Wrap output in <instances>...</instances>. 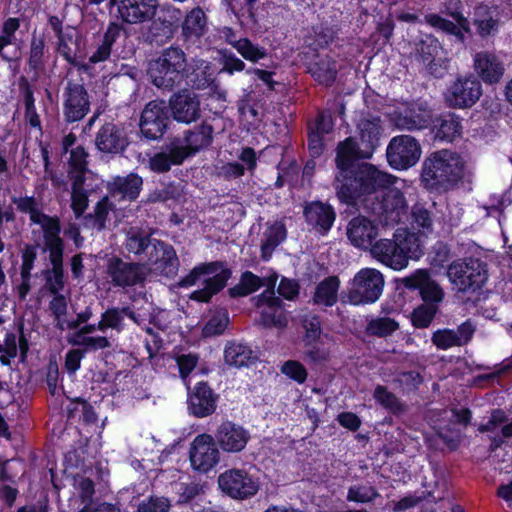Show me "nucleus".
<instances>
[{"mask_svg": "<svg viewBox=\"0 0 512 512\" xmlns=\"http://www.w3.org/2000/svg\"><path fill=\"white\" fill-rule=\"evenodd\" d=\"M473 66L476 77L488 85L500 82L505 72L504 64L499 57L488 51L476 53Z\"/></svg>", "mask_w": 512, "mask_h": 512, "instance_id": "29", "label": "nucleus"}, {"mask_svg": "<svg viewBox=\"0 0 512 512\" xmlns=\"http://www.w3.org/2000/svg\"><path fill=\"white\" fill-rule=\"evenodd\" d=\"M422 150L416 138L411 135H397L391 138L386 148L388 165L398 171L408 170L420 159Z\"/></svg>", "mask_w": 512, "mask_h": 512, "instance_id": "8", "label": "nucleus"}, {"mask_svg": "<svg viewBox=\"0 0 512 512\" xmlns=\"http://www.w3.org/2000/svg\"><path fill=\"white\" fill-rule=\"evenodd\" d=\"M482 85L475 75L458 77L447 88L444 98L448 107L465 109L470 108L480 99Z\"/></svg>", "mask_w": 512, "mask_h": 512, "instance_id": "13", "label": "nucleus"}, {"mask_svg": "<svg viewBox=\"0 0 512 512\" xmlns=\"http://www.w3.org/2000/svg\"><path fill=\"white\" fill-rule=\"evenodd\" d=\"M146 265L166 278H174L178 273L180 262L174 247L157 239L143 263V269Z\"/></svg>", "mask_w": 512, "mask_h": 512, "instance_id": "17", "label": "nucleus"}, {"mask_svg": "<svg viewBox=\"0 0 512 512\" xmlns=\"http://www.w3.org/2000/svg\"><path fill=\"white\" fill-rule=\"evenodd\" d=\"M334 125L332 113L329 110H321L314 123L308 125L307 130L325 136L333 131Z\"/></svg>", "mask_w": 512, "mask_h": 512, "instance_id": "57", "label": "nucleus"}, {"mask_svg": "<svg viewBox=\"0 0 512 512\" xmlns=\"http://www.w3.org/2000/svg\"><path fill=\"white\" fill-rule=\"evenodd\" d=\"M373 398L377 404L395 416H399L406 411V404L384 385L378 384L375 387Z\"/></svg>", "mask_w": 512, "mask_h": 512, "instance_id": "44", "label": "nucleus"}, {"mask_svg": "<svg viewBox=\"0 0 512 512\" xmlns=\"http://www.w3.org/2000/svg\"><path fill=\"white\" fill-rule=\"evenodd\" d=\"M383 287L384 278L380 271L363 268L355 274L350 287L343 294L352 305L372 304L380 298Z\"/></svg>", "mask_w": 512, "mask_h": 512, "instance_id": "7", "label": "nucleus"}, {"mask_svg": "<svg viewBox=\"0 0 512 512\" xmlns=\"http://www.w3.org/2000/svg\"><path fill=\"white\" fill-rule=\"evenodd\" d=\"M287 229L284 223L275 222L263 233L260 245V258L267 262L272 258L274 250L286 240Z\"/></svg>", "mask_w": 512, "mask_h": 512, "instance_id": "40", "label": "nucleus"}, {"mask_svg": "<svg viewBox=\"0 0 512 512\" xmlns=\"http://www.w3.org/2000/svg\"><path fill=\"white\" fill-rule=\"evenodd\" d=\"M162 149L174 166L182 165L186 159L194 156L181 137L171 138Z\"/></svg>", "mask_w": 512, "mask_h": 512, "instance_id": "47", "label": "nucleus"}, {"mask_svg": "<svg viewBox=\"0 0 512 512\" xmlns=\"http://www.w3.org/2000/svg\"><path fill=\"white\" fill-rule=\"evenodd\" d=\"M52 299L49 301L48 308L56 321V328L63 330L64 317L68 311V300L63 293L51 294Z\"/></svg>", "mask_w": 512, "mask_h": 512, "instance_id": "53", "label": "nucleus"}, {"mask_svg": "<svg viewBox=\"0 0 512 512\" xmlns=\"http://www.w3.org/2000/svg\"><path fill=\"white\" fill-rule=\"evenodd\" d=\"M396 177L379 170L375 165L361 162L353 169L335 172L333 187L341 204L358 208L379 189L394 185Z\"/></svg>", "mask_w": 512, "mask_h": 512, "instance_id": "1", "label": "nucleus"}, {"mask_svg": "<svg viewBox=\"0 0 512 512\" xmlns=\"http://www.w3.org/2000/svg\"><path fill=\"white\" fill-rule=\"evenodd\" d=\"M129 143L125 128L114 122H105L99 128L95 137L96 148L104 154H122Z\"/></svg>", "mask_w": 512, "mask_h": 512, "instance_id": "22", "label": "nucleus"}, {"mask_svg": "<svg viewBox=\"0 0 512 512\" xmlns=\"http://www.w3.org/2000/svg\"><path fill=\"white\" fill-rule=\"evenodd\" d=\"M215 438L223 451L237 453L246 447L250 434L242 426L232 421H224L217 428Z\"/></svg>", "mask_w": 512, "mask_h": 512, "instance_id": "27", "label": "nucleus"}, {"mask_svg": "<svg viewBox=\"0 0 512 512\" xmlns=\"http://www.w3.org/2000/svg\"><path fill=\"white\" fill-rule=\"evenodd\" d=\"M18 335L13 331H7L3 344L0 342V363L2 366H11L12 360L18 356Z\"/></svg>", "mask_w": 512, "mask_h": 512, "instance_id": "52", "label": "nucleus"}, {"mask_svg": "<svg viewBox=\"0 0 512 512\" xmlns=\"http://www.w3.org/2000/svg\"><path fill=\"white\" fill-rule=\"evenodd\" d=\"M170 123L169 109L162 100L148 102L141 112L139 128L143 138L149 141L161 139Z\"/></svg>", "mask_w": 512, "mask_h": 512, "instance_id": "11", "label": "nucleus"}, {"mask_svg": "<svg viewBox=\"0 0 512 512\" xmlns=\"http://www.w3.org/2000/svg\"><path fill=\"white\" fill-rule=\"evenodd\" d=\"M232 274L233 271L226 261L201 262L196 264L187 275L181 277L176 286L184 289L190 288L204 278L203 288L194 290L189 295V299L197 303L208 304L214 296L224 290Z\"/></svg>", "mask_w": 512, "mask_h": 512, "instance_id": "3", "label": "nucleus"}, {"mask_svg": "<svg viewBox=\"0 0 512 512\" xmlns=\"http://www.w3.org/2000/svg\"><path fill=\"white\" fill-rule=\"evenodd\" d=\"M225 363L234 368L250 367L258 360L256 353L248 343L229 340L223 353Z\"/></svg>", "mask_w": 512, "mask_h": 512, "instance_id": "35", "label": "nucleus"}, {"mask_svg": "<svg viewBox=\"0 0 512 512\" xmlns=\"http://www.w3.org/2000/svg\"><path fill=\"white\" fill-rule=\"evenodd\" d=\"M335 38V32L328 26H320L314 29V34L307 39L308 47L317 52L326 49Z\"/></svg>", "mask_w": 512, "mask_h": 512, "instance_id": "51", "label": "nucleus"}, {"mask_svg": "<svg viewBox=\"0 0 512 512\" xmlns=\"http://www.w3.org/2000/svg\"><path fill=\"white\" fill-rule=\"evenodd\" d=\"M11 202L19 213L29 215L32 224L41 226L44 243L61 237L60 218L56 215L45 214L34 196H12Z\"/></svg>", "mask_w": 512, "mask_h": 512, "instance_id": "9", "label": "nucleus"}, {"mask_svg": "<svg viewBox=\"0 0 512 512\" xmlns=\"http://www.w3.org/2000/svg\"><path fill=\"white\" fill-rule=\"evenodd\" d=\"M364 156L365 151L359 145V142L356 140V138L351 136L345 138L336 146V156L334 159L336 166L335 172L353 169L361 164L359 160L370 159V157Z\"/></svg>", "mask_w": 512, "mask_h": 512, "instance_id": "30", "label": "nucleus"}, {"mask_svg": "<svg viewBox=\"0 0 512 512\" xmlns=\"http://www.w3.org/2000/svg\"><path fill=\"white\" fill-rule=\"evenodd\" d=\"M48 51L45 44V36L32 35L30 39L27 65L29 71L33 73V80L37 81L40 75L46 69Z\"/></svg>", "mask_w": 512, "mask_h": 512, "instance_id": "39", "label": "nucleus"}, {"mask_svg": "<svg viewBox=\"0 0 512 512\" xmlns=\"http://www.w3.org/2000/svg\"><path fill=\"white\" fill-rule=\"evenodd\" d=\"M418 238L406 229H397L392 239H379L370 248L373 258L387 267L399 271L407 267L409 259L419 248Z\"/></svg>", "mask_w": 512, "mask_h": 512, "instance_id": "5", "label": "nucleus"}, {"mask_svg": "<svg viewBox=\"0 0 512 512\" xmlns=\"http://www.w3.org/2000/svg\"><path fill=\"white\" fill-rule=\"evenodd\" d=\"M447 275L460 292L475 293L488 279L487 264L476 258L454 261L448 266Z\"/></svg>", "mask_w": 512, "mask_h": 512, "instance_id": "6", "label": "nucleus"}, {"mask_svg": "<svg viewBox=\"0 0 512 512\" xmlns=\"http://www.w3.org/2000/svg\"><path fill=\"white\" fill-rule=\"evenodd\" d=\"M432 343L441 350H448L455 346H461L458 336L454 329H438L432 334Z\"/></svg>", "mask_w": 512, "mask_h": 512, "instance_id": "55", "label": "nucleus"}, {"mask_svg": "<svg viewBox=\"0 0 512 512\" xmlns=\"http://www.w3.org/2000/svg\"><path fill=\"white\" fill-rule=\"evenodd\" d=\"M302 214L309 229L320 236L329 234L337 217L335 208L321 200L306 201Z\"/></svg>", "mask_w": 512, "mask_h": 512, "instance_id": "18", "label": "nucleus"}, {"mask_svg": "<svg viewBox=\"0 0 512 512\" xmlns=\"http://www.w3.org/2000/svg\"><path fill=\"white\" fill-rule=\"evenodd\" d=\"M346 234L354 247L370 249L378 236V227L369 218L358 215L349 221Z\"/></svg>", "mask_w": 512, "mask_h": 512, "instance_id": "26", "label": "nucleus"}, {"mask_svg": "<svg viewBox=\"0 0 512 512\" xmlns=\"http://www.w3.org/2000/svg\"><path fill=\"white\" fill-rule=\"evenodd\" d=\"M90 96L83 84L68 81L63 92V118L68 124L79 122L90 112Z\"/></svg>", "mask_w": 512, "mask_h": 512, "instance_id": "15", "label": "nucleus"}, {"mask_svg": "<svg viewBox=\"0 0 512 512\" xmlns=\"http://www.w3.org/2000/svg\"><path fill=\"white\" fill-rule=\"evenodd\" d=\"M218 397L208 382H197L193 390L188 393L189 413L197 418L212 415L216 411Z\"/></svg>", "mask_w": 512, "mask_h": 512, "instance_id": "24", "label": "nucleus"}, {"mask_svg": "<svg viewBox=\"0 0 512 512\" xmlns=\"http://www.w3.org/2000/svg\"><path fill=\"white\" fill-rule=\"evenodd\" d=\"M167 106L173 119L178 123L190 124L196 122L201 116L198 95L186 89L174 93Z\"/></svg>", "mask_w": 512, "mask_h": 512, "instance_id": "21", "label": "nucleus"}, {"mask_svg": "<svg viewBox=\"0 0 512 512\" xmlns=\"http://www.w3.org/2000/svg\"><path fill=\"white\" fill-rule=\"evenodd\" d=\"M231 46L246 60L257 63L268 57V51L264 46L254 43L248 37H240L238 41L231 42Z\"/></svg>", "mask_w": 512, "mask_h": 512, "instance_id": "45", "label": "nucleus"}, {"mask_svg": "<svg viewBox=\"0 0 512 512\" xmlns=\"http://www.w3.org/2000/svg\"><path fill=\"white\" fill-rule=\"evenodd\" d=\"M189 458L192 468L199 473H208L220 460V453L213 437L209 434L196 436L191 444Z\"/></svg>", "mask_w": 512, "mask_h": 512, "instance_id": "19", "label": "nucleus"}, {"mask_svg": "<svg viewBox=\"0 0 512 512\" xmlns=\"http://www.w3.org/2000/svg\"><path fill=\"white\" fill-rule=\"evenodd\" d=\"M116 17L124 24H143L152 20L160 6L159 0H119Z\"/></svg>", "mask_w": 512, "mask_h": 512, "instance_id": "20", "label": "nucleus"}, {"mask_svg": "<svg viewBox=\"0 0 512 512\" xmlns=\"http://www.w3.org/2000/svg\"><path fill=\"white\" fill-rule=\"evenodd\" d=\"M389 185L388 187L379 189V196H376L377 210L386 218L395 220L399 218L407 208L406 198L403 192L395 187Z\"/></svg>", "mask_w": 512, "mask_h": 512, "instance_id": "31", "label": "nucleus"}, {"mask_svg": "<svg viewBox=\"0 0 512 512\" xmlns=\"http://www.w3.org/2000/svg\"><path fill=\"white\" fill-rule=\"evenodd\" d=\"M98 330L104 331L108 328L121 331L123 329V316L118 308H108L101 315L97 324Z\"/></svg>", "mask_w": 512, "mask_h": 512, "instance_id": "58", "label": "nucleus"}, {"mask_svg": "<svg viewBox=\"0 0 512 512\" xmlns=\"http://www.w3.org/2000/svg\"><path fill=\"white\" fill-rule=\"evenodd\" d=\"M319 341L320 339H302L304 354L313 363H321L329 358V351Z\"/></svg>", "mask_w": 512, "mask_h": 512, "instance_id": "56", "label": "nucleus"}, {"mask_svg": "<svg viewBox=\"0 0 512 512\" xmlns=\"http://www.w3.org/2000/svg\"><path fill=\"white\" fill-rule=\"evenodd\" d=\"M413 222L423 231L431 232L433 229L432 213L424 205L416 203L411 210Z\"/></svg>", "mask_w": 512, "mask_h": 512, "instance_id": "63", "label": "nucleus"}, {"mask_svg": "<svg viewBox=\"0 0 512 512\" xmlns=\"http://www.w3.org/2000/svg\"><path fill=\"white\" fill-rule=\"evenodd\" d=\"M340 288V279L338 276L332 275L320 281L316 287L312 297L315 305L332 307L338 301V291Z\"/></svg>", "mask_w": 512, "mask_h": 512, "instance_id": "41", "label": "nucleus"}, {"mask_svg": "<svg viewBox=\"0 0 512 512\" xmlns=\"http://www.w3.org/2000/svg\"><path fill=\"white\" fill-rule=\"evenodd\" d=\"M106 273L114 286L133 287L146 279L141 263L126 262L118 256H111L106 262Z\"/></svg>", "mask_w": 512, "mask_h": 512, "instance_id": "16", "label": "nucleus"}, {"mask_svg": "<svg viewBox=\"0 0 512 512\" xmlns=\"http://www.w3.org/2000/svg\"><path fill=\"white\" fill-rule=\"evenodd\" d=\"M281 372L298 384L305 383L308 377L307 369L297 360H287L284 362L281 366Z\"/></svg>", "mask_w": 512, "mask_h": 512, "instance_id": "62", "label": "nucleus"}, {"mask_svg": "<svg viewBox=\"0 0 512 512\" xmlns=\"http://www.w3.org/2000/svg\"><path fill=\"white\" fill-rule=\"evenodd\" d=\"M359 145L364 149L365 156L372 158L374 152L380 145L383 134V127L379 117L363 119L359 124Z\"/></svg>", "mask_w": 512, "mask_h": 512, "instance_id": "37", "label": "nucleus"}, {"mask_svg": "<svg viewBox=\"0 0 512 512\" xmlns=\"http://www.w3.org/2000/svg\"><path fill=\"white\" fill-rule=\"evenodd\" d=\"M143 179L137 173H129L126 176H115L108 184L111 195H120L129 201H135L142 190Z\"/></svg>", "mask_w": 512, "mask_h": 512, "instance_id": "38", "label": "nucleus"}, {"mask_svg": "<svg viewBox=\"0 0 512 512\" xmlns=\"http://www.w3.org/2000/svg\"><path fill=\"white\" fill-rule=\"evenodd\" d=\"M379 493L371 485H354L348 489L347 500L357 503H369L379 497Z\"/></svg>", "mask_w": 512, "mask_h": 512, "instance_id": "54", "label": "nucleus"}, {"mask_svg": "<svg viewBox=\"0 0 512 512\" xmlns=\"http://www.w3.org/2000/svg\"><path fill=\"white\" fill-rule=\"evenodd\" d=\"M171 507L166 497L150 496L147 500L141 501L137 506L138 512H168Z\"/></svg>", "mask_w": 512, "mask_h": 512, "instance_id": "64", "label": "nucleus"}, {"mask_svg": "<svg viewBox=\"0 0 512 512\" xmlns=\"http://www.w3.org/2000/svg\"><path fill=\"white\" fill-rule=\"evenodd\" d=\"M261 322L266 328L283 329L288 325V318L284 309L263 310L260 314Z\"/></svg>", "mask_w": 512, "mask_h": 512, "instance_id": "60", "label": "nucleus"}, {"mask_svg": "<svg viewBox=\"0 0 512 512\" xmlns=\"http://www.w3.org/2000/svg\"><path fill=\"white\" fill-rule=\"evenodd\" d=\"M179 27L183 40L195 43L207 31V16L202 8L194 7L182 17Z\"/></svg>", "mask_w": 512, "mask_h": 512, "instance_id": "34", "label": "nucleus"}, {"mask_svg": "<svg viewBox=\"0 0 512 512\" xmlns=\"http://www.w3.org/2000/svg\"><path fill=\"white\" fill-rule=\"evenodd\" d=\"M114 204L108 196H103L95 205L94 212L89 213L86 219L92 221L93 227L97 231H103L106 228V222L110 211L114 209Z\"/></svg>", "mask_w": 512, "mask_h": 512, "instance_id": "48", "label": "nucleus"}, {"mask_svg": "<svg viewBox=\"0 0 512 512\" xmlns=\"http://www.w3.org/2000/svg\"><path fill=\"white\" fill-rule=\"evenodd\" d=\"M221 491L235 500H245L253 497L259 490V481L245 469L231 468L218 477Z\"/></svg>", "mask_w": 512, "mask_h": 512, "instance_id": "10", "label": "nucleus"}, {"mask_svg": "<svg viewBox=\"0 0 512 512\" xmlns=\"http://www.w3.org/2000/svg\"><path fill=\"white\" fill-rule=\"evenodd\" d=\"M183 17L181 9L172 5L163 6L158 16L149 22L147 40L151 44L163 45L170 41L177 32Z\"/></svg>", "mask_w": 512, "mask_h": 512, "instance_id": "14", "label": "nucleus"}, {"mask_svg": "<svg viewBox=\"0 0 512 512\" xmlns=\"http://www.w3.org/2000/svg\"><path fill=\"white\" fill-rule=\"evenodd\" d=\"M431 123V111L423 104H412L395 117V124L400 130H421Z\"/></svg>", "mask_w": 512, "mask_h": 512, "instance_id": "33", "label": "nucleus"}, {"mask_svg": "<svg viewBox=\"0 0 512 512\" xmlns=\"http://www.w3.org/2000/svg\"><path fill=\"white\" fill-rule=\"evenodd\" d=\"M404 286L411 290H418L422 304L436 305L439 308L444 299L443 289L424 269L416 270L411 276L406 277Z\"/></svg>", "mask_w": 512, "mask_h": 512, "instance_id": "23", "label": "nucleus"}, {"mask_svg": "<svg viewBox=\"0 0 512 512\" xmlns=\"http://www.w3.org/2000/svg\"><path fill=\"white\" fill-rule=\"evenodd\" d=\"M263 285L261 277L246 270L241 273L239 283L228 288L227 294L231 299L246 297L258 291Z\"/></svg>", "mask_w": 512, "mask_h": 512, "instance_id": "43", "label": "nucleus"}, {"mask_svg": "<svg viewBox=\"0 0 512 512\" xmlns=\"http://www.w3.org/2000/svg\"><path fill=\"white\" fill-rule=\"evenodd\" d=\"M438 311L436 305L420 304L411 313V323L417 329L428 328Z\"/></svg>", "mask_w": 512, "mask_h": 512, "instance_id": "50", "label": "nucleus"}, {"mask_svg": "<svg viewBox=\"0 0 512 512\" xmlns=\"http://www.w3.org/2000/svg\"><path fill=\"white\" fill-rule=\"evenodd\" d=\"M44 250L48 251L50 269L43 271L45 280L43 288L51 295L62 293L66 285L64 271V250L65 243L61 237L44 243Z\"/></svg>", "mask_w": 512, "mask_h": 512, "instance_id": "12", "label": "nucleus"}, {"mask_svg": "<svg viewBox=\"0 0 512 512\" xmlns=\"http://www.w3.org/2000/svg\"><path fill=\"white\" fill-rule=\"evenodd\" d=\"M462 118L453 112H444L431 118L435 140L451 143L462 134Z\"/></svg>", "mask_w": 512, "mask_h": 512, "instance_id": "32", "label": "nucleus"}, {"mask_svg": "<svg viewBox=\"0 0 512 512\" xmlns=\"http://www.w3.org/2000/svg\"><path fill=\"white\" fill-rule=\"evenodd\" d=\"M182 139L195 156L212 145L214 127L209 122L202 121L200 124L184 130Z\"/></svg>", "mask_w": 512, "mask_h": 512, "instance_id": "36", "label": "nucleus"}, {"mask_svg": "<svg viewBox=\"0 0 512 512\" xmlns=\"http://www.w3.org/2000/svg\"><path fill=\"white\" fill-rule=\"evenodd\" d=\"M464 170L465 162L458 153L447 149L434 151L422 163L421 186L429 193H447L463 179Z\"/></svg>", "mask_w": 512, "mask_h": 512, "instance_id": "2", "label": "nucleus"}, {"mask_svg": "<svg viewBox=\"0 0 512 512\" xmlns=\"http://www.w3.org/2000/svg\"><path fill=\"white\" fill-rule=\"evenodd\" d=\"M20 28V19L16 17L7 18L2 25L0 35V58L5 62H11V58L3 52L4 48L12 45L16 39L15 33Z\"/></svg>", "mask_w": 512, "mask_h": 512, "instance_id": "49", "label": "nucleus"}, {"mask_svg": "<svg viewBox=\"0 0 512 512\" xmlns=\"http://www.w3.org/2000/svg\"><path fill=\"white\" fill-rule=\"evenodd\" d=\"M304 65L307 73L319 85L329 88L336 82L339 69L333 57L315 53L311 57L305 56Z\"/></svg>", "mask_w": 512, "mask_h": 512, "instance_id": "25", "label": "nucleus"}, {"mask_svg": "<svg viewBox=\"0 0 512 512\" xmlns=\"http://www.w3.org/2000/svg\"><path fill=\"white\" fill-rule=\"evenodd\" d=\"M156 240V238H152L151 235L142 231L131 232L127 234L124 247L129 254L135 256L138 260L137 263L143 265Z\"/></svg>", "mask_w": 512, "mask_h": 512, "instance_id": "42", "label": "nucleus"}, {"mask_svg": "<svg viewBox=\"0 0 512 512\" xmlns=\"http://www.w3.org/2000/svg\"><path fill=\"white\" fill-rule=\"evenodd\" d=\"M229 323L228 312L213 315L203 327V334L207 337L219 336L224 333Z\"/></svg>", "mask_w": 512, "mask_h": 512, "instance_id": "59", "label": "nucleus"}, {"mask_svg": "<svg viewBox=\"0 0 512 512\" xmlns=\"http://www.w3.org/2000/svg\"><path fill=\"white\" fill-rule=\"evenodd\" d=\"M450 15L454 21L446 19L436 13L425 15V21L436 31L454 36L458 42L464 43L465 33H470L471 31L470 22L461 12L455 11Z\"/></svg>", "mask_w": 512, "mask_h": 512, "instance_id": "28", "label": "nucleus"}, {"mask_svg": "<svg viewBox=\"0 0 512 512\" xmlns=\"http://www.w3.org/2000/svg\"><path fill=\"white\" fill-rule=\"evenodd\" d=\"M304 330L302 339H320L322 334V321L317 314L304 315L301 320Z\"/></svg>", "mask_w": 512, "mask_h": 512, "instance_id": "61", "label": "nucleus"}, {"mask_svg": "<svg viewBox=\"0 0 512 512\" xmlns=\"http://www.w3.org/2000/svg\"><path fill=\"white\" fill-rule=\"evenodd\" d=\"M151 83L159 89L173 91L187 77V57L178 46L163 49L157 58L149 62L147 69Z\"/></svg>", "mask_w": 512, "mask_h": 512, "instance_id": "4", "label": "nucleus"}, {"mask_svg": "<svg viewBox=\"0 0 512 512\" xmlns=\"http://www.w3.org/2000/svg\"><path fill=\"white\" fill-rule=\"evenodd\" d=\"M399 329V323L390 317H376L369 320L365 326L368 336L386 338Z\"/></svg>", "mask_w": 512, "mask_h": 512, "instance_id": "46", "label": "nucleus"}]
</instances>
